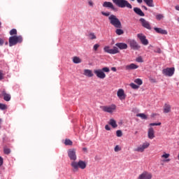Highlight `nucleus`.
<instances>
[{"label": "nucleus", "instance_id": "nucleus-1", "mask_svg": "<svg viewBox=\"0 0 179 179\" xmlns=\"http://www.w3.org/2000/svg\"><path fill=\"white\" fill-rule=\"evenodd\" d=\"M71 166L72 167L73 171H74V173H76V171H79V169H81V170H85V169H86L87 164L86 162L80 160L78 162H71Z\"/></svg>", "mask_w": 179, "mask_h": 179}, {"label": "nucleus", "instance_id": "nucleus-2", "mask_svg": "<svg viewBox=\"0 0 179 179\" xmlns=\"http://www.w3.org/2000/svg\"><path fill=\"white\" fill-rule=\"evenodd\" d=\"M106 72L108 73L110 72V68L108 67H103L102 69H95L94 70V73L96 75V78L99 79H106Z\"/></svg>", "mask_w": 179, "mask_h": 179}, {"label": "nucleus", "instance_id": "nucleus-3", "mask_svg": "<svg viewBox=\"0 0 179 179\" xmlns=\"http://www.w3.org/2000/svg\"><path fill=\"white\" fill-rule=\"evenodd\" d=\"M113 3L118 6V8H128V9H132V5L127 0H112Z\"/></svg>", "mask_w": 179, "mask_h": 179}, {"label": "nucleus", "instance_id": "nucleus-4", "mask_svg": "<svg viewBox=\"0 0 179 179\" xmlns=\"http://www.w3.org/2000/svg\"><path fill=\"white\" fill-rule=\"evenodd\" d=\"M108 20L110 21V24L114 26L116 29H121L122 27V24H121V21L117 17V16L114 15H110L108 17Z\"/></svg>", "mask_w": 179, "mask_h": 179}, {"label": "nucleus", "instance_id": "nucleus-5", "mask_svg": "<svg viewBox=\"0 0 179 179\" xmlns=\"http://www.w3.org/2000/svg\"><path fill=\"white\" fill-rule=\"evenodd\" d=\"M8 41L10 47H13V45H16L18 43H22L23 37L22 36H13L9 38Z\"/></svg>", "mask_w": 179, "mask_h": 179}, {"label": "nucleus", "instance_id": "nucleus-6", "mask_svg": "<svg viewBox=\"0 0 179 179\" xmlns=\"http://www.w3.org/2000/svg\"><path fill=\"white\" fill-rule=\"evenodd\" d=\"M149 146H150V143L145 141L139 146H138L136 148H135L134 152H139L140 153H143V152H145V150L148 149Z\"/></svg>", "mask_w": 179, "mask_h": 179}, {"label": "nucleus", "instance_id": "nucleus-7", "mask_svg": "<svg viewBox=\"0 0 179 179\" xmlns=\"http://www.w3.org/2000/svg\"><path fill=\"white\" fill-rule=\"evenodd\" d=\"M104 52H107L108 54L115 55L120 52L118 48L114 46L112 49L110 48V46L106 45L103 48Z\"/></svg>", "mask_w": 179, "mask_h": 179}, {"label": "nucleus", "instance_id": "nucleus-8", "mask_svg": "<svg viewBox=\"0 0 179 179\" xmlns=\"http://www.w3.org/2000/svg\"><path fill=\"white\" fill-rule=\"evenodd\" d=\"M117 106L115 104H112L110 106H105L102 107L103 111L105 113H112L115 111Z\"/></svg>", "mask_w": 179, "mask_h": 179}, {"label": "nucleus", "instance_id": "nucleus-9", "mask_svg": "<svg viewBox=\"0 0 179 179\" xmlns=\"http://www.w3.org/2000/svg\"><path fill=\"white\" fill-rule=\"evenodd\" d=\"M68 156L70 160H73V162H76L77 157H76V149H70L68 150Z\"/></svg>", "mask_w": 179, "mask_h": 179}, {"label": "nucleus", "instance_id": "nucleus-10", "mask_svg": "<svg viewBox=\"0 0 179 179\" xmlns=\"http://www.w3.org/2000/svg\"><path fill=\"white\" fill-rule=\"evenodd\" d=\"M137 37L139 38L143 45H148V44H149V41L146 38V36H145L143 34H138Z\"/></svg>", "mask_w": 179, "mask_h": 179}, {"label": "nucleus", "instance_id": "nucleus-11", "mask_svg": "<svg viewBox=\"0 0 179 179\" xmlns=\"http://www.w3.org/2000/svg\"><path fill=\"white\" fill-rule=\"evenodd\" d=\"M174 67L166 68L162 71V73L165 75V76H173L174 75Z\"/></svg>", "mask_w": 179, "mask_h": 179}, {"label": "nucleus", "instance_id": "nucleus-12", "mask_svg": "<svg viewBox=\"0 0 179 179\" xmlns=\"http://www.w3.org/2000/svg\"><path fill=\"white\" fill-rule=\"evenodd\" d=\"M152 177H153L152 173L144 171L138 176V179H152Z\"/></svg>", "mask_w": 179, "mask_h": 179}, {"label": "nucleus", "instance_id": "nucleus-13", "mask_svg": "<svg viewBox=\"0 0 179 179\" xmlns=\"http://www.w3.org/2000/svg\"><path fill=\"white\" fill-rule=\"evenodd\" d=\"M140 22L141 23L143 27L147 29L148 30H152V27H150V23L148 22L145 18H141Z\"/></svg>", "mask_w": 179, "mask_h": 179}, {"label": "nucleus", "instance_id": "nucleus-14", "mask_svg": "<svg viewBox=\"0 0 179 179\" xmlns=\"http://www.w3.org/2000/svg\"><path fill=\"white\" fill-rule=\"evenodd\" d=\"M161 159H162V162H164V163H169L171 162V159H170V153H167L166 152H164L161 155Z\"/></svg>", "mask_w": 179, "mask_h": 179}, {"label": "nucleus", "instance_id": "nucleus-15", "mask_svg": "<svg viewBox=\"0 0 179 179\" xmlns=\"http://www.w3.org/2000/svg\"><path fill=\"white\" fill-rule=\"evenodd\" d=\"M117 96L120 100H125L127 94H125V91L122 89H119L117 92Z\"/></svg>", "mask_w": 179, "mask_h": 179}, {"label": "nucleus", "instance_id": "nucleus-16", "mask_svg": "<svg viewBox=\"0 0 179 179\" xmlns=\"http://www.w3.org/2000/svg\"><path fill=\"white\" fill-rule=\"evenodd\" d=\"M148 139H155L156 136L155 135V129L153 127H150L148 131Z\"/></svg>", "mask_w": 179, "mask_h": 179}, {"label": "nucleus", "instance_id": "nucleus-17", "mask_svg": "<svg viewBox=\"0 0 179 179\" xmlns=\"http://www.w3.org/2000/svg\"><path fill=\"white\" fill-rule=\"evenodd\" d=\"M102 6L103 8H109L110 9H112V10H115V7L114 6V4L110 1H105L103 2Z\"/></svg>", "mask_w": 179, "mask_h": 179}, {"label": "nucleus", "instance_id": "nucleus-18", "mask_svg": "<svg viewBox=\"0 0 179 179\" xmlns=\"http://www.w3.org/2000/svg\"><path fill=\"white\" fill-rule=\"evenodd\" d=\"M83 75L87 78H93V76H94V74L93 73V71L90 69H84Z\"/></svg>", "mask_w": 179, "mask_h": 179}, {"label": "nucleus", "instance_id": "nucleus-19", "mask_svg": "<svg viewBox=\"0 0 179 179\" xmlns=\"http://www.w3.org/2000/svg\"><path fill=\"white\" fill-rule=\"evenodd\" d=\"M130 47L132 48V50H139V48H141V46L138 44V43L134 40L130 41Z\"/></svg>", "mask_w": 179, "mask_h": 179}, {"label": "nucleus", "instance_id": "nucleus-20", "mask_svg": "<svg viewBox=\"0 0 179 179\" xmlns=\"http://www.w3.org/2000/svg\"><path fill=\"white\" fill-rule=\"evenodd\" d=\"M138 68H139V66H138L134 63L128 64L125 66L126 71H131L132 69H138Z\"/></svg>", "mask_w": 179, "mask_h": 179}, {"label": "nucleus", "instance_id": "nucleus-21", "mask_svg": "<svg viewBox=\"0 0 179 179\" xmlns=\"http://www.w3.org/2000/svg\"><path fill=\"white\" fill-rule=\"evenodd\" d=\"M115 45L120 50H127V48H128V45H127V43H117L115 44Z\"/></svg>", "mask_w": 179, "mask_h": 179}, {"label": "nucleus", "instance_id": "nucleus-22", "mask_svg": "<svg viewBox=\"0 0 179 179\" xmlns=\"http://www.w3.org/2000/svg\"><path fill=\"white\" fill-rule=\"evenodd\" d=\"M134 12H135L136 15H138V16H145L143 11H142V10L138 7L134 8Z\"/></svg>", "mask_w": 179, "mask_h": 179}, {"label": "nucleus", "instance_id": "nucleus-23", "mask_svg": "<svg viewBox=\"0 0 179 179\" xmlns=\"http://www.w3.org/2000/svg\"><path fill=\"white\" fill-rule=\"evenodd\" d=\"M154 29L156 31V33H159V34H167V31H166V29L157 27H155Z\"/></svg>", "mask_w": 179, "mask_h": 179}, {"label": "nucleus", "instance_id": "nucleus-24", "mask_svg": "<svg viewBox=\"0 0 179 179\" xmlns=\"http://www.w3.org/2000/svg\"><path fill=\"white\" fill-rule=\"evenodd\" d=\"M171 111V106L167 103L164 106V113L167 114Z\"/></svg>", "mask_w": 179, "mask_h": 179}, {"label": "nucleus", "instance_id": "nucleus-25", "mask_svg": "<svg viewBox=\"0 0 179 179\" xmlns=\"http://www.w3.org/2000/svg\"><path fill=\"white\" fill-rule=\"evenodd\" d=\"M145 3L150 8H153L155 4L153 3V0H143Z\"/></svg>", "mask_w": 179, "mask_h": 179}, {"label": "nucleus", "instance_id": "nucleus-26", "mask_svg": "<svg viewBox=\"0 0 179 179\" xmlns=\"http://www.w3.org/2000/svg\"><path fill=\"white\" fill-rule=\"evenodd\" d=\"M109 125H111L113 128H117L118 127V124H117V122L114 119H110L109 122Z\"/></svg>", "mask_w": 179, "mask_h": 179}, {"label": "nucleus", "instance_id": "nucleus-27", "mask_svg": "<svg viewBox=\"0 0 179 179\" xmlns=\"http://www.w3.org/2000/svg\"><path fill=\"white\" fill-rule=\"evenodd\" d=\"M73 62L74 64H80V62H82V59H80V57L76 56L73 57Z\"/></svg>", "mask_w": 179, "mask_h": 179}, {"label": "nucleus", "instance_id": "nucleus-28", "mask_svg": "<svg viewBox=\"0 0 179 179\" xmlns=\"http://www.w3.org/2000/svg\"><path fill=\"white\" fill-rule=\"evenodd\" d=\"M3 99H4L5 101H10V94L3 92Z\"/></svg>", "mask_w": 179, "mask_h": 179}, {"label": "nucleus", "instance_id": "nucleus-29", "mask_svg": "<svg viewBox=\"0 0 179 179\" xmlns=\"http://www.w3.org/2000/svg\"><path fill=\"white\" fill-rule=\"evenodd\" d=\"M88 38H90V40H96L97 37L96 36V34H94V33H90L88 34Z\"/></svg>", "mask_w": 179, "mask_h": 179}, {"label": "nucleus", "instance_id": "nucleus-30", "mask_svg": "<svg viewBox=\"0 0 179 179\" xmlns=\"http://www.w3.org/2000/svg\"><path fill=\"white\" fill-rule=\"evenodd\" d=\"M136 117H140L142 120H148V116L145 113H138L136 115Z\"/></svg>", "mask_w": 179, "mask_h": 179}, {"label": "nucleus", "instance_id": "nucleus-31", "mask_svg": "<svg viewBox=\"0 0 179 179\" xmlns=\"http://www.w3.org/2000/svg\"><path fill=\"white\" fill-rule=\"evenodd\" d=\"M16 34H17V30L16 29H13L10 31V36H16Z\"/></svg>", "mask_w": 179, "mask_h": 179}, {"label": "nucleus", "instance_id": "nucleus-32", "mask_svg": "<svg viewBox=\"0 0 179 179\" xmlns=\"http://www.w3.org/2000/svg\"><path fill=\"white\" fill-rule=\"evenodd\" d=\"M115 33L117 34V36H121L124 33V31L121 29H117Z\"/></svg>", "mask_w": 179, "mask_h": 179}, {"label": "nucleus", "instance_id": "nucleus-33", "mask_svg": "<svg viewBox=\"0 0 179 179\" xmlns=\"http://www.w3.org/2000/svg\"><path fill=\"white\" fill-rule=\"evenodd\" d=\"M134 82L136 83V85H138V86H141V85H142V83H143V82L142 81V80L141 78H136Z\"/></svg>", "mask_w": 179, "mask_h": 179}, {"label": "nucleus", "instance_id": "nucleus-34", "mask_svg": "<svg viewBox=\"0 0 179 179\" xmlns=\"http://www.w3.org/2000/svg\"><path fill=\"white\" fill-rule=\"evenodd\" d=\"M131 89H139V85H136L135 83H132L130 84Z\"/></svg>", "mask_w": 179, "mask_h": 179}, {"label": "nucleus", "instance_id": "nucleus-35", "mask_svg": "<svg viewBox=\"0 0 179 179\" xmlns=\"http://www.w3.org/2000/svg\"><path fill=\"white\" fill-rule=\"evenodd\" d=\"M163 17H164V16L162 14H157L156 15L157 20H162V19H163Z\"/></svg>", "mask_w": 179, "mask_h": 179}, {"label": "nucleus", "instance_id": "nucleus-36", "mask_svg": "<svg viewBox=\"0 0 179 179\" xmlns=\"http://www.w3.org/2000/svg\"><path fill=\"white\" fill-rule=\"evenodd\" d=\"M99 47H100V45L99 43H96L93 46V50L94 51H97V50H99Z\"/></svg>", "mask_w": 179, "mask_h": 179}, {"label": "nucleus", "instance_id": "nucleus-37", "mask_svg": "<svg viewBox=\"0 0 179 179\" xmlns=\"http://www.w3.org/2000/svg\"><path fill=\"white\" fill-rule=\"evenodd\" d=\"M8 106L6 104L0 103V110H6Z\"/></svg>", "mask_w": 179, "mask_h": 179}, {"label": "nucleus", "instance_id": "nucleus-38", "mask_svg": "<svg viewBox=\"0 0 179 179\" xmlns=\"http://www.w3.org/2000/svg\"><path fill=\"white\" fill-rule=\"evenodd\" d=\"M116 135L118 138H121V136H122V131L121 130H117L116 131Z\"/></svg>", "mask_w": 179, "mask_h": 179}, {"label": "nucleus", "instance_id": "nucleus-39", "mask_svg": "<svg viewBox=\"0 0 179 179\" xmlns=\"http://www.w3.org/2000/svg\"><path fill=\"white\" fill-rule=\"evenodd\" d=\"M64 144L66 145H72V141L69 139H66Z\"/></svg>", "mask_w": 179, "mask_h": 179}, {"label": "nucleus", "instance_id": "nucleus-40", "mask_svg": "<svg viewBox=\"0 0 179 179\" xmlns=\"http://www.w3.org/2000/svg\"><path fill=\"white\" fill-rule=\"evenodd\" d=\"M160 125H162V122L150 123V127L160 126Z\"/></svg>", "mask_w": 179, "mask_h": 179}, {"label": "nucleus", "instance_id": "nucleus-41", "mask_svg": "<svg viewBox=\"0 0 179 179\" xmlns=\"http://www.w3.org/2000/svg\"><path fill=\"white\" fill-rule=\"evenodd\" d=\"M88 5L89 6H91V8H93L94 6V3L92 0L88 1Z\"/></svg>", "mask_w": 179, "mask_h": 179}, {"label": "nucleus", "instance_id": "nucleus-42", "mask_svg": "<svg viewBox=\"0 0 179 179\" xmlns=\"http://www.w3.org/2000/svg\"><path fill=\"white\" fill-rule=\"evenodd\" d=\"M136 62H143V59L142 57H138L136 59Z\"/></svg>", "mask_w": 179, "mask_h": 179}, {"label": "nucleus", "instance_id": "nucleus-43", "mask_svg": "<svg viewBox=\"0 0 179 179\" xmlns=\"http://www.w3.org/2000/svg\"><path fill=\"white\" fill-rule=\"evenodd\" d=\"M115 152H120L121 150V147L120 145H116L114 149Z\"/></svg>", "mask_w": 179, "mask_h": 179}, {"label": "nucleus", "instance_id": "nucleus-44", "mask_svg": "<svg viewBox=\"0 0 179 179\" xmlns=\"http://www.w3.org/2000/svg\"><path fill=\"white\" fill-rule=\"evenodd\" d=\"M4 153H5V155H9V153H10V149L4 148Z\"/></svg>", "mask_w": 179, "mask_h": 179}, {"label": "nucleus", "instance_id": "nucleus-45", "mask_svg": "<svg viewBox=\"0 0 179 179\" xmlns=\"http://www.w3.org/2000/svg\"><path fill=\"white\" fill-rule=\"evenodd\" d=\"M101 15H103V16H110V12H104V11H102L101 12Z\"/></svg>", "mask_w": 179, "mask_h": 179}, {"label": "nucleus", "instance_id": "nucleus-46", "mask_svg": "<svg viewBox=\"0 0 179 179\" xmlns=\"http://www.w3.org/2000/svg\"><path fill=\"white\" fill-rule=\"evenodd\" d=\"M105 129H106V131H110L111 128L110 127V126L108 124H106L105 126Z\"/></svg>", "mask_w": 179, "mask_h": 179}, {"label": "nucleus", "instance_id": "nucleus-47", "mask_svg": "<svg viewBox=\"0 0 179 179\" xmlns=\"http://www.w3.org/2000/svg\"><path fill=\"white\" fill-rule=\"evenodd\" d=\"M5 43V40L3 38H0V46L3 45V43Z\"/></svg>", "mask_w": 179, "mask_h": 179}, {"label": "nucleus", "instance_id": "nucleus-48", "mask_svg": "<svg viewBox=\"0 0 179 179\" xmlns=\"http://www.w3.org/2000/svg\"><path fill=\"white\" fill-rule=\"evenodd\" d=\"M3 164V159H2V157H0V167Z\"/></svg>", "mask_w": 179, "mask_h": 179}, {"label": "nucleus", "instance_id": "nucleus-49", "mask_svg": "<svg viewBox=\"0 0 179 179\" xmlns=\"http://www.w3.org/2000/svg\"><path fill=\"white\" fill-rule=\"evenodd\" d=\"M155 52H157L158 54L162 53V50L160 48H157V50L155 51Z\"/></svg>", "mask_w": 179, "mask_h": 179}, {"label": "nucleus", "instance_id": "nucleus-50", "mask_svg": "<svg viewBox=\"0 0 179 179\" xmlns=\"http://www.w3.org/2000/svg\"><path fill=\"white\" fill-rule=\"evenodd\" d=\"M110 69L113 71V72H117V68L115 67H112Z\"/></svg>", "mask_w": 179, "mask_h": 179}, {"label": "nucleus", "instance_id": "nucleus-51", "mask_svg": "<svg viewBox=\"0 0 179 179\" xmlns=\"http://www.w3.org/2000/svg\"><path fill=\"white\" fill-rule=\"evenodd\" d=\"M3 79V74L0 71V80H2Z\"/></svg>", "mask_w": 179, "mask_h": 179}, {"label": "nucleus", "instance_id": "nucleus-52", "mask_svg": "<svg viewBox=\"0 0 179 179\" xmlns=\"http://www.w3.org/2000/svg\"><path fill=\"white\" fill-rule=\"evenodd\" d=\"M143 1V0H137L138 3H142Z\"/></svg>", "mask_w": 179, "mask_h": 179}, {"label": "nucleus", "instance_id": "nucleus-53", "mask_svg": "<svg viewBox=\"0 0 179 179\" xmlns=\"http://www.w3.org/2000/svg\"><path fill=\"white\" fill-rule=\"evenodd\" d=\"M143 9H145V10H148V7L147 6H143Z\"/></svg>", "mask_w": 179, "mask_h": 179}, {"label": "nucleus", "instance_id": "nucleus-54", "mask_svg": "<svg viewBox=\"0 0 179 179\" xmlns=\"http://www.w3.org/2000/svg\"><path fill=\"white\" fill-rule=\"evenodd\" d=\"M175 9H176V10H179V6H176L175 7Z\"/></svg>", "mask_w": 179, "mask_h": 179}, {"label": "nucleus", "instance_id": "nucleus-55", "mask_svg": "<svg viewBox=\"0 0 179 179\" xmlns=\"http://www.w3.org/2000/svg\"><path fill=\"white\" fill-rule=\"evenodd\" d=\"M83 150H84V152H86V150H87V148H83Z\"/></svg>", "mask_w": 179, "mask_h": 179}, {"label": "nucleus", "instance_id": "nucleus-56", "mask_svg": "<svg viewBox=\"0 0 179 179\" xmlns=\"http://www.w3.org/2000/svg\"><path fill=\"white\" fill-rule=\"evenodd\" d=\"M150 80H151V82H155V80H153V79H151Z\"/></svg>", "mask_w": 179, "mask_h": 179}, {"label": "nucleus", "instance_id": "nucleus-57", "mask_svg": "<svg viewBox=\"0 0 179 179\" xmlns=\"http://www.w3.org/2000/svg\"><path fill=\"white\" fill-rule=\"evenodd\" d=\"M178 160H179V152L178 154Z\"/></svg>", "mask_w": 179, "mask_h": 179}, {"label": "nucleus", "instance_id": "nucleus-58", "mask_svg": "<svg viewBox=\"0 0 179 179\" xmlns=\"http://www.w3.org/2000/svg\"><path fill=\"white\" fill-rule=\"evenodd\" d=\"M177 21L179 22V17L177 18Z\"/></svg>", "mask_w": 179, "mask_h": 179}, {"label": "nucleus", "instance_id": "nucleus-59", "mask_svg": "<svg viewBox=\"0 0 179 179\" xmlns=\"http://www.w3.org/2000/svg\"><path fill=\"white\" fill-rule=\"evenodd\" d=\"M130 1H135V0H130Z\"/></svg>", "mask_w": 179, "mask_h": 179}, {"label": "nucleus", "instance_id": "nucleus-60", "mask_svg": "<svg viewBox=\"0 0 179 179\" xmlns=\"http://www.w3.org/2000/svg\"><path fill=\"white\" fill-rule=\"evenodd\" d=\"M0 26H1V22H0Z\"/></svg>", "mask_w": 179, "mask_h": 179}]
</instances>
